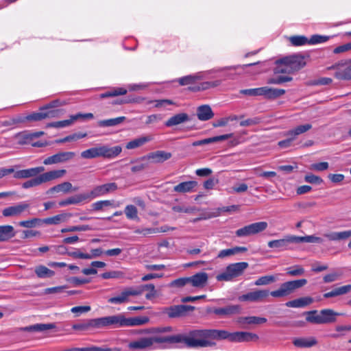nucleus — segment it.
Here are the masks:
<instances>
[{"label":"nucleus","instance_id":"1","mask_svg":"<svg viewBox=\"0 0 351 351\" xmlns=\"http://www.w3.org/2000/svg\"><path fill=\"white\" fill-rule=\"evenodd\" d=\"M168 343H182L187 348H213L220 341V330L193 329L186 333L168 335Z\"/></svg>","mask_w":351,"mask_h":351},{"label":"nucleus","instance_id":"2","mask_svg":"<svg viewBox=\"0 0 351 351\" xmlns=\"http://www.w3.org/2000/svg\"><path fill=\"white\" fill-rule=\"evenodd\" d=\"M145 290L149 291L145 295L147 300H152L156 296L155 286L153 284H146L137 287H127L119 295L109 298L108 302L110 304H121L128 302L130 296L141 295Z\"/></svg>","mask_w":351,"mask_h":351},{"label":"nucleus","instance_id":"3","mask_svg":"<svg viewBox=\"0 0 351 351\" xmlns=\"http://www.w3.org/2000/svg\"><path fill=\"white\" fill-rule=\"evenodd\" d=\"M142 336L131 341L128 344V348L131 351H147L151 350L153 345L156 343H168L167 336L151 335L141 334Z\"/></svg>","mask_w":351,"mask_h":351},{"label":"nucleus","instance_id":"4","mask_svg":"<svg viewBox=\"0 0 351 351\" xmlns=\"http://www.w3.org/2000/svg\"><path fill=\"white\" fill-rule=\"evenodd\" d=\"M122 151L121 146H114L109 147L107 145L94 147L81 152V157L85 159H93L98 157L106 158H114L117 157Z\"/></svg>","mask_w":351,"mask_h":351},{"label":"nucleus","instance_id":"5","mask_svg":"<svg viewBox=\"0 0 351 351\" xmlns=\"http://www.w3.org/2000/svg\"><path fill=\"white\" fill-rule=\"evenodd\" d=\"M304 314L306 315V321L307 322L315 324L334 323L337 321V316L343 315L330 308L321 310L319 315H317V311L316 310L306 311Z\"/></svg>","mask_w":351,"mask_h":351},{"label":"nucleus","instance_id":"6","mask_svg":"<svg viewBox=\"0 0 351 351\" xmlns=\"http://www.w3.org/2000/svg\"><path fill=\"white\" fill-rule=\"evenodd\" d=\"M306 284L307 280L304 278L287 281L282 283L278 289L271 291L270 295L276 298L287 297Z\"/></svg>","mask_w":351,"mask_h":351},{"label":"nucleus","instance_id":"7","mask_svg":"<svg viewBox=\"0 0 351 351\" xmlns=\"http://www.w3.org/2000/svg\"><path fill=\"white\" fill-rule=\"evenodd\" d=\"M248 265V263L246 262L230 264L226 267L223 272L216 276V279L218 281H231L234 278L241 276Z\"/></svg>","mask_w":351,"mask_h":351},{"label":"nucleus","instance_id":"8","mask_svg":"<svg viewBox=\"0 0 351 351\" xmlns=\"http://www.w3.org/2000/svg\"><path fill=\"white\" fill-rule=\"evenodd\" d=\"M228 339L232 342H249L258 339V336L252 332L237 331L230 332L226 330H220V340Z\"/></svg>","mask_w":351,"mask_h":351},{"label":"nucleus","instance_id":"9","mask_svg":"<svg viewBox=\"0 0 351 351\" xmlns=\"http://www.w3.org/2000/svg\"><path fill=\"white\" fill-rule=\"evenodd\" d=\"M267 226L266 221L255 222L237 230L235 234L238 237H248L263 232Z\"/></svg>","mask_w":351,"mask_h":351},{"label":"nucleus","instance_id":"10","mask_svg":"<svg viewBox=\"0 0 351 351\" xmlns=\"http://www.w3.org/2000/svg\"><path fill=\"white\" fill-rule=\"evenodd\" d=\"M195 306L191 305L179 304L165 307L162 313L169 318H179L186 315L189 311L195 309Z\"/></svg>","mask_w":351,"mask_h":351},{"label":"nucleus","instance_id":"11","mask_svg":"<svg viewBox=\"0 0 351 351\" xmlns=\"http://www.w3.org/2000/svg\"><path fill=\"white\" fill-rule=\"evenodd\" d=\"M97 320L99 329L108 326L125 327V316L122 314L99 317Z\"/></svg>","mask_w":351,"mask_h":351},{"label":"nucleus","instance_id":"12","mask_svg":"<svg viewBox=\"0 0 351 351\" xmlns=\"http://www.w3.org/2000/svg\"><path fill=\"white\" fill-rule=\"evenodd\" d=\"M279 62L288 64L291 73H295L306 65L304 57L300 54H293L279 59Z\"/></svg>","mask_w":351,"mask_h":351},{"label":"nucleus","instance_id":"13","mask_svg":"<svg viewBox=\"0 0 351 351\" xmlns=\"http://www.w3.org/2000/svg\"><path fill=\"white\" fill-rule=\"evenodd\" d=\"M296 243V236L287 235L283 239L271 240L267 243L269 248L275 249L278 252L291 249V245Z\"/></svg>","mask_w":351,"mask_h":351},{"label":"nucleus","instance_id":"14","mask_svg":"<svg viewBox=\"0 0 351 351\" xmlns=\"http://www.w3.org/2000/svg\"><path fill=\"white\" fill-rule=\"evenodd\" d=\"M118 189L115 182H110L95 186L90 192H88V200L103 196L108 193L115 191Z\"/></svg>","mask_w":351,"mask_h":351},{"label":"nucleus","instance_id":"15","mask_svg":"<svg viewBox=\"0 0 351 351\" xmlns=\"http://www.w3.org/2000/svg\"><path fill=\"white\" fill-rule=\"evenodd\" d=\"M269 290H256L254 291L248 292L243 294L239 297V300L241 302L249 301L252 302H262L269 295H270Z\"/></svg>","mask_w":351,"mask_h":351},{"label":"nucleus","instance_id":"16","mask_svg":"<svg viewBox=\"0 0 351 351\" xmlns=\"http://www.w3.org/2000/svg\"><path fill=\"white\" fill-rule=\"evenodd\" d=\"M75 156V154L73 152H58L53 156L46 158L43 161V164L45 165H49L60 162H64L72 159Z\"/></svg>","mask_w":351,"mask_h":351},{"label":"nucleus","instance_id":"17","mask_svg":"<svg viewBox=\"0 0 351 351\" xmlns=\"http://www.w3.org/2000/svg\"><path fill=\"white\" fill-rule=\"evenodd\" d=\"M239 305H228L222 308L208 307L206 309L208 313H214L219 316H227L237 314L240 312Z\"/></svg>","mask_w":351,"mask_h":351},{"label":"nucleus","instance_id":"18","mask_svg":"<svg viewBox=\"0 0 351 351\" xmlns=\"http://www.w3.org/2000/svg\"><path fill=\"white\" fill-rule=\"evenodd\" d=\"M29 204L26 202H21L18 204L8 206L2 210L3 217H14L21 215L24 211L28 209Z\"/></svg>","mask_w":351,"mask_h":351},{"label":"nucleus","instance_id":"19","mask_svg":"<svg viewBox=\"0 0 351 351\" xmlns=\"http://www.w3.org/2000/svg\"><path fill=\"white\" fill-rule=\"evenodd\" d=\"M44 171L45 167L43 166L22 169L14 172V174H13V177L16 179H23L32 177L35 178L37 177L38 174L43 172Z\"/></svg>","mask_w":351,"mask_h":351},{"label":"nucleus","instance_id":"20","mask_svg":"<svg viewBox=\"0 0 351 351\" xmlns=\"http://www.w3.org/2000/svg\"><path fill=\"white\" fill-rule=\"evenodd\" d=\"M72 328L75 330L86 332H91L95 329H99L97 318L82 321L73 324Z\"/></svg>","mask_w":351,"mask_h":351},{"label":"nucleus","instance_id":"21","mask_svg":"<svg viewBox=\"0 0 351 351\" xmlns=\"http://www.w3.org/2000/svg\"><path fill=\"white\" fill-rule=\"evenodd\" d=\"M171 156L172 155L170 152L158 150L149 153L147 155L141 157L140 160H153V162L156 163H161L169 160Z\"/></svg>","mask_w":351,"mask_h":351},{"label":"nucleus","instance_id":"22","mask_svg":"<svg viewBox=\"0 0 351 351\" xmlns=\"http://www.w3.org/2000/svg\"><path fill=\"white\" fill-rule=\"evenodd\" d=\"M189 283L194 287H204L208 281V274L206 272H199L189 277Z\"/></svg>","mask_w":351,"mask_h":351},{"label":"nucleus","instance_id":"23","mask_svg":"<svg viewBox=\"0 0 351 351\" xmlns=\"http://www.w3.org/2000/svg\"><path fill=\"white\" fill-rule=\"evenodd\" d=\"M215 114L209 105L205 104L197 107V117L199 120L206 121L211 119Z\"/></svg>","mask_w":351,"mask_h":351},{"label":"nucleus","instance_id":"24","mask_svg":"<svg viewBox=\"0 0 351 351\" xmlns=\"http://www.w3.org/2000/svg\"><path fill=\"white\" fill-rule=\"evenodd\" d=\"M285 93V89L263 86L262 96L267 99L273 100L280 97Z\"/></svg>","mask_w":351,"mask_h":351},{"label":"nucleus","instance_id":"25","mask_svg":"<svg viewBox=\"0 0 351 351\" xmlns=\"http://www.w3.org/2000/svg\"><path fill=\"white\" fill-rule=\"evenodd\" d=\"M191 119L188 114L182 112L171 117L166 121L165 125L167 127H172L189 121Z\"/></svg>","mask_w":351,"mask_h":351},{"label":"nucleus","instance_id":"26","mask_svg":"<svg viewBox=\"0 0 351 351\" xmlns=\"http://www.w3.org/2000/svg\"><path fill=\"white\" fill-rule=\"evenodd\" d=\"M86 200H88V194L87 193H84L69 197L64 200L59 202L58 204L60 206H66L70 204H78Z\"/></svg>","mask_w":351,"mask_h":351},{"label":"nucleus","instance_id":"27","mask_svg":"<svg viewBox=\"0 0 351 351\" xmlns=\"http://www.w3.org/2000/svg\"><path fill=\"white\" fill-rule=\"evenodd\" d=\"M16 232L12 226H0V242H6L15 237Z\"/></svg>","mask_w":351,"mask_h":351},{"label":"nucleus","instance_id":"28","mask_svg":"<svg viewBox=\"0 0 351 351\" xmlns=\"http://www.w3.org/2000/svg\"><path fill=\"white\" fill-rule=\"evenodd\" d=\"M313 302V299L311 297H303L288 301L285 303V305L291 308H302L311 304Z\"/></svg>","mask_w":351,"mask_h":351},{"label":"nucleus","instance_id":"29","mask_svg":"<svg viewBox=\"0 0 351 351\" xmlns=\"http://www.w3.org/2000/svg\"><path fill=\"white\" fill-rule=\"evenodd\" d=\"M324 237L329 241H337L341 240H346L351 237V230H348L342 232H331L324 234Z\"/></svg>","mask_w":351,"mask_h":351},{"label":"nucleus","instance_id":"30","mask_svg":"<svg viewBox=\"0 0 351 351\" xmlns=\"http://www.w3.org/2000/svg\"><path fill=\"white\" fill-rule=\"evenodd\" d=\"M56 328L55 324H36L21 328V330L26 332H43Z\"/></svg>","mask_w":351,"mask_h":351},{"label":"nucleus","instance_id":"31","mask_svg":"<svg viewBox=\"0 0 351 351\" xmlns=\"http://www.w3.org/2000/svg\"><path fill=\"white\" fill-rule=\"evenodd\" d=\"M71 216V215L68 213L58 214L53 217L42 219V224L58 225L61 222L65 221Z\"/></svg>","mask_w":351,"mask_h":351},{"label":"nucleus","instance_id":"32","mask_svg":"<svg viewBox=\"0 0 351 351\" xmlns=\"http://www.w3.org/2000/svg\"><path fill=\"white\" fill-rule=\"evenodd\" d=\"M65 169L53 170L40 174L43 183L47 182L60 178L66 173Z\"/></svg>","mask_w":351,"mask_h":351},{"label":"nucleus","instance_id":"33","mask_svg":"<svg viewBox=\"0 0 351 351\" xmlns=\"http://www.w3.org/2000/svg\"><path fill=\"white\" fill-rule=\"evenodd\" d=\"M73 189L72 184L69 182H64L61 184H57L49 189H48L46 192L47 195H51L53 193H59L62 192L64 193H67Z\"/></svg>","mask_w":351,"mask_h":351},{"label":"nucleus","instance_id":"34","mask_svg":"<svg viewBox=\"0 0 351 351\" xmlns=\"http://www.w3.org/2000/svg\"><path fill=\"white\" fill-rule=\"evenodd\" d=\"M125 327L144 325L149 322V318L147 316H138L134 317H125Z\"/></svg>","mask_w":351,"mask_h":351},{"label":"nucleus","instance_id":"35","mask_svg":"<svg viewBox=\"0 0 351 351\" xmlns=\"http://www.w3.org/2000/svg\"><path fill=\"white\" fill-rule=\"evenodd\" d=\"M197 185L196 181H187L183 182L175 186L173 191L178 193H189L191 192L193 189Z\"/></svg>","mask_w":351,"mask_h":351},{"label":"nucleus","instance_id":"36","mask_svg":"<svg viewBox=\"0 0 351 351\" xmlns=\"http://www.w3.org/2000/svg\"><path fill=\"white\" fill-rule=\"evenodd\" d=\"M293 345L298 348H311L317 343L314 337L310 338H296L293 341Z\"/></svg>","mask_w":351,"mask_h":351},{"label":"nucleus","instance_id":"37","mask_svg":"<svg viewBox=\"0 0 351 351\" xmlns=\"http://www.w3.org/2000/svg\"><path fill=\"white\" fill-rule=\"evenodd\" d=\"M152 140V138L147 136H141L137 138H134L130 141H129L125 145V148L128 149H136L138 147H141L146 143Z\"/></svg>","mask_w":351,"mask_h":351},{"label":"nucleus","instance_id":"38","mask_svg":"<svg viewBox=\"0 0 351 351\" xmlns=\"http://www.w3.org/2000/svg\"><path fill=\"white\" fill-rule=\"evenodd\" d=\"M351 291V285H344L340 287L334 289L330 292L324 294V298H333L338 295L346 294Z\"/></svg>","mask_w":351,"mask_h":351},{"label":"nucleus","instance_id":"39","mask_svg":"<svg viewBox=\"0 0 351 351\" xmlns=\"http://www.w3.org/2000/svg\"><path fill=\"white\" fill-rule=\"evenodd\" d=\"M125 119L126 117L122 116L109 119L101 120L98 121L97 124L98 126L101 128L112 127L122 123Z\"/></svg>","mask_w":351,"mask_h":351},{"label":"nucleus","instance_id":"40","mask_svg":"<svg viewBox=\"0 0 351 351\" xmlns=\"http://www.w3.org/2000/svg\"><path fill=\"white\" fill-rule=\"evenodd\" d=\"M247 250V247H234L233 248L230 249H225L221 250L218 255L217 258H223L227 256H232L235 254L240 253V252H245Z\"/></svg>","mask_w":351,"mask_h":351},{"label":"nucleus","instance_id":"41","mask_svg":"<svg viewBox=\"0 0 351 351\" xmlns=\"http://www.w3.org/2000/svg\"><path fill=\"white\" fill-rule=\"evenodd\" d=\"M34 272L39 278H51L54 276L55 272L49 269L43 265H38L35 267Z\"/></svg>","mask_w":351,"mask_h":351},{"label":"nucleus","instance_id":"42","mask_svg":"<svg viewBox=\"0 0 351 351\" xmlns=\"http://www.w3.org/2000/svg\"><path fill=\"white\" fill-rule=\"evenodd\" d=\"M172 331L171 326H166V327H158V328H151L147 329L139 330L136 332L137 334H150L151 335H154L156 333H162V332H169Z\"/></svg>","mask_w":351,"mask_h":351},{"label":"nucleus","instance_id":"43","mask_svg":"<svg viewBox=\"0 0 351 351\" xmlns=\"http://www.w3.org/2000/svg\"><path fill=\"white\" fill-rule=\"evenodd\" d=\"M127 93V90L124 88H114L104 93L99 95L100 99H105L108 97H117L119 95H123Z\"/></svg>","mask_w":351,"mask_h":351},{"label":"nucleus","instance_id":"44","mask_svg":"<svg viewBox=\"0 0 351 351\" xmlns=\"http://www.w3.org/2000/svg\"><path fill=\"white\" fill-rule=\"evenodd\" d=\"M201 77L197 74L195 75H189L182 77L178 78L176 81L179 83L180 86H186V85H193L197 80H199Z\"/></svg>","mask_w":351,"mask_h":351},{"label":"nucleus","instance_id":"45","mask_svg":"<svg viewBox=\"0 0 351 351\" xmlns=\"http://www.w3.org/2000/svg\"><path fill=\"white\" fill-rule=\"evenodd\" d=\"M42 225V219L32 218L29 220L21 221L19 226L27 228H33Z\"/></svg>","mask_w":351,"mask_h":351},{"label":"nucleus","instance_id":"46","mask_svg":"<svg viewBox=\"0 0 351 351\" xmlns=\"http://www.w3.org/2000/svg\"><path fill=\"white\" fill-rule=\"evenodd\" d=\"M324 240L322 238L316 237L314 235L304 236V237H298L296 236V243H322Z\"/></svg>","mask_w":351,"mask_h":351},{"label":"nucleus","instance_id":"47","mask_svg":"<svg viewBox=\"0 0 351 351\" xmlns=\"http://www.w3.org/2000/svg\"><path fill=\"white\" fill-rule=\"evenodd\" d=\"M233 135H234L233 133H230V134H223V135H219V136H216L202 139L203 145H207L209 143H217L219 141L228 140V139L232 138L233 136Z\"/></svg>","mask_w":351,"mask_h":351},{"label":"nucleus","instance_id":"48","mask_svg":"<svg viewBox=\"0 0 351 351\" xmlns=\"http://www.w3.org/2000/svg\"><path fill=\"white\" fill-rule=\"evenodd\" d=\"M277 278L273 275H267L259 277L254 282V285L256 286L267 285L271 283L275 282Z\"/></svg>","mask_w":351,"mask_h":351},{"label":"nucleus","instance_id":"49","mask_svg":"<svg viewBox=\"0 0 351 351\" xmlns=\"http://www.w3.org/2000/svg\"><path fill=\"white\" fill-rule=\"evenodd\" d=\"M289 41L293 46H303L308 45L309 39L303 35L293 36L289 38Z\"/></svg>","mask_w":351,"mask_h":351},{"label":"nucleus","instance_id":"50","mask_svg":"<svg viewBox=\"0 0 351 351\" xmlns=\"http://www.w3.org/2000/svg\"><path fill=\"white\" fill-rule=\"evenodd\" d=\"M93 230V228L90 225L84 224L79 226H73L68 228H62L61 230L62 233L71 232H82Z\"/></svg>","mask_w":351,"mask_h":351},{"label":"nucleus","instance_id":"51","mask_svg":"<svg viewBox=\"0 0 351 351\" xmlns=\"http://www.w3.org/2000/svg\"><path fill=\"white\" fill-rule=\"evenodd\" d=\"M286 271V274L289 276H302L305 272L304 269L299 265H295L292 267H287Z\"/></svg>","mask_w":351,"mask_h":351},{"label":"nucleus","instance_id":"52","mask_svg":"<svg viewBox=\"0 0 351 351\" xmlns=\"http://www.w3.org/2000/svg\"><path fill=\"white\" fill-rule=\"evenodd\" d=\"M335 77L340 80H351V65L335 72Z\"/></svg>","mask_w":351,"mask_h":351},{"label":"nucleus","instance_id":"53","mask_svg":"<svg viewBox=\"0 0 351 351\" xmlns=\"http://www.w3.org/2000/svg\"><path fill=\"white\" fill-rule=\"evenodd\" d=\"M124 213L126 215V217L128 219L135 220L137 219L139 220V218L138 217V210L136 207L134 205H128L125 208Z\"/></svg>","mask_w":351,"mask_h":351},{"label":"nucleus","instance_id":"54","mask_svg":"<svg viewBox=\"0 0 351 351\" xmlns=\"http://www.w3.org/2000/svg\"><path fill=\"white\" fill-rule=\"evenodd\" d=\"M276 66L274 69V74L278 73H292L291 70H289V66L288 64L285 62H279V60L276 61Z\"/></svg>","mask_w":351,"mask_h":351},{"label":"nucleus","instance_id":"55","mask_svg":"<svg viewBox=\"0 0 351 351\" xmlns=\"http://www.w3.org/2000/svg\"><path fill=\"white\" fill-rule=\"evenodd\" d=\"M43 183V182L41 176L40 174L37 177L33 178L23 182L22 184V187L23 189H29L31 187L38 186Z\"/></svg>","mask_w":351,"mask_h":351},{"label":"nucleus","instance_id":"56","mask_svg":"<svg viewBox=\"0 0 351 351\" xmlns=\"http://www.w3.org/2000/svg\"><path fill=\"white\" fill-rule=\"evenodd\" d=\"M44 110L40 109L39 112H34L26 116L27 121H39L47 118Z\"/></svg>","mask_w":351,"mask_h":351},{"label":"nucleus","instance_id":"57","mask_svg":"<svg viewBox=\"0 0 351 351\" xmlns=\"http://www.w3.org/2000/svg\"><path fill=\"white\" fill-rule=\"evenodd\" d=\"M293 78L289 76L277 75L269 78L267 83L271 84H281L285 82H291Z\"/></svg>","mask_w":351,"mask_h":351},{"label":"nucleus","instance_id":"58","mask_svg":"<svg viewBox=\"0 0 351 351\" xmlns=\"http://www.w3.org/2000/svg\"><path fill=\"white\" fill-rule=\"evenodd\" d=\"M330 36L314 34L309 39L308 45H316L326 43L330 39Z\"/></svg>","mask_w":351,"mask_h":351},{"label":"nucleus","instance_id":"59","mask_svg":"<svg viewBox=\"0 0 351 351\" xmlns=\"http://www.w3.org/2000/svg\"><path fill=\"white\" fill-rule=\"evenodd\" d=\"M72 124L71 123L70 119H69L66 120L49 123L46 125V128H61L70 126Z\"/></svg>","mask_w":351,"mask_h":351},{"label":"nucleus","instance_id":"60","mask_svg":"<svg viewBox=\"0 0 351 351\" xmlns=\"http://www.w3.org/2000/svg\"><path fill=\"white\" fill-rule=\"evenodd\" d=\"M240 93L248 96H262L263 87L249 89H242Z\"/></svg>","mask_w":351,"mask_h":351},{"label":"nucleus","instance_id":"61","mask_svg":"<svg viewBox=\"0 0 351 351\" xmlns=\"http://www.w3.org/2000/svg\"><path fill=\"white\" fill-rule=\"evenodd\" d=\"M112 205V201L111 200H100L97 201L92 204V208L93 210H101L104 207L110 206Z\"/></svg>","mask_w":351,"mask_h":351},{"label":"nucleus","instance_id":"62","mask_svg":"<svg viewBox=\"0 0 351 351\" xmlns=\"http://www.w3.org/2000/svg\"><path fill=\"white\" fill-rule=\"evenodd\" d=\"M304 180L305 182L310 183V184H321L323 182V180L321 177L318 176H315L313 173H308L306 174L304 176Z\"/></svg>","mask_w":351,"mask_h":351},{"label":"nucleus","instance_id":"63","mask_svg":"<svg viewBox=\"0 0 351 351\" xmlns=\"http://www.w3.org/2000/svg\"><path fill=\"white\" fill-rule=\"evenodd\" d=\"M27 121V119H26V116L23 115H17L12 118H11L9 121H5V125H12L19 123H23Z\"/></svg>","mask_w":351,"mask_h":351},{"label":"nucleus","instance_id":"64","mask_svg":"<svg viewBox=\"0 0 351 351\" xmlns=\"http://www.w3.org/2000/svg\"><path fill=\"white\" fill-rule=\"evenodd\" d=\"M123 275V274L121 271H110L101 274V277L103 279L119 278L122 277Z\"/></svg>","mask_w":351,"mask_h":351}]
</instances>
